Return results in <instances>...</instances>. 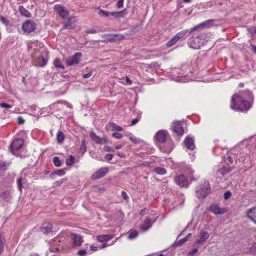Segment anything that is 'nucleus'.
Here are the masks:
<instances>
[{"instance_id": "72a5a7b5", "label": "nucleus", "mask_w": 256, "mask_h": 256, "mask_svg": "<svg viewBox=\"0 0 256 256\" xmlns=\"http://www.w3.org/2000/svg\"><path fill=\"white\" fill-rule=\"evenodd\" d=\"M65 139V136L62 132H58L56 136V140L59 144H62Z\"/></svg>"}, {"instance_id": "bf43d9fd", "label": "nucleus", "mask_w": 256, "mask_h": 256, "mask_svg": "<svg viewBox=\"0 0 256 256\" xmlns=\"http://www.w3.org/2000/svg\"><path fill=\"white\" fill-rule=\"evenodd\" d=\"M198 248L193 249L192 250H191L189 252V255L190 256H194V254H196V253H198Z\"/></svg>"}, {"instance_id": "a19ab883", "label": "nucleus", "mask_w": 256, "mask_h": 256, "mask_svg": "<svg viewBox=\"0 0 256 256\" xmlns=\"http://www.w3.org/2000/svg\"><path fill=\"white\" fill-rule=\"evenodd\" d=\"M4 238H2L1 234H0V254L2 252L4 248Z\"/></svg>"}, {"instance_id": "c03bdc74", "label": "nucleus", "mask_w": 256, "mask_h": 256, "mask_svg": "<svg viewBox=\"0 0 256 256\" xmlns=\"http://www.w3.org/2000/svg\"><path fill=\"white\" fill-rule=\"evenodd\" d=\"M80 152L82 154L85 153L86 151V146L85 144V141L84 140L82 142V146L80 148Z\"/></svg>"}, {"instance_id": "f3484780", "label": "nucleus", "mask_w": 256, "mask_h": 256, "mask_svg": "<svg viewBox=\"0 0 256 256\" xmlns=\"http://www.w3.org/2000/svg\"><path fill=\"white\" fill-rule=\"evenodd\" d=\"M184 144L186 147L190 150H194L196 148L193 138L186 137L184 142Z\"/></svg>"}, {"instance_id": "603ef678", "label": "nucleus", "mask_w": 256, "mask_h": 256, "mask_svg": "<svg viewBox=\"0 0 256 256\" xmlns=\"http://www.w3.org/2000/svg\"><path fill=\"white\" fill-rule=\"evenodd\" d=\"M78 254L80 256H85L87 254V251L86 250H80L78 252Z\"/></svg>"}, {"instance_id": "7ed1b4c3", "label": "nucleus", "mask_w": 256, "mask_h": 256, "mask_svg": "<svg viewBox=\"0 0 256 256\" xmlns=\"http://www.w3.org/2000/svg\"><path fill=\"white\" fill-rule=\"evenodd\" d=\"M188 32V30H184L179 32L166 44V46L168 48L172 46L180 40Z\"/></svg>"}, {"instance_id": "79ce46f5", "label": "nucleus", "mask_w": 256, "mask_h": 256, "mask_svg": "<svg viewBox=\"0 0 256 256\" xmlns=\"http://www.w3.org/2000/svg\"><path fill=\"white\" fill-rule=\"evenodd\" d=\"M114 38L115 41L122 40L125 38V36L122 34H114Z\"/></svg>"}, {"instance_id": "dca6fc26", "label": "nucleus", "mask_w": 256, "mask_h": 256, "mask_svg": "<svg viewBox=\"0 0 256 256\" xmlns=\"http://www.w3.org/2000/svg\"><path fill=\"white\" fill-rule=\"evenodd\" d=\"M70 237L73 242V246H80L82 242V238L80 235L76 234H71Z\"/></svg>"}, {"instance_id": "6ab92c4d", "label": "nucleus", "mask_w": 256, "mask_h": 256, "mask_svg": "<svg viewBox=\"0 0 256 256\" xmlns=\"http://www.w3.org/2000/svg\"><path fill=\"white\" fill-rule=\"evenodd\" d=\"M176 182L180 187L188 186V182L186 178L184 175H180L175 179Z\"/></svg>"}, {"instance_id": "338daca9", "label": "nucleus", "mask_w": 256, "mask_h": 256, "mask_svg": "<svg viewBox=\"0 0 256 256\" xmlns=\"http://www.w3.org/2000/svg\"><path fill=\"white\" fill-rule=\"evenodd\" d=\"M227 160L228 162H230L231 164L234 163L233 158L231 156H229Z\"/></svg>"}, {"instance_id": "c756f323", "label": "nucleus", "mask_w": 256, "mask_h": 256, "mask_svg": "<svg viewBox=\"0 0 256 256\" xmlns=\"http://www.w3.org/2000/svg\"><path fill=\"white\" fill-rule=\"evenodd\" d=\"M19 10L22 16L26 18L31 16V14L23 6H20Z\"/></svg>"}, {"instance_id": "ddd939ff", "label": "nucleus", "mask_w": 256, "mask_h": 256, "mask_svg": "<svg viewBox=\"0 0 256 256\" xmlns=\"http://www.w3.org/2000/svg\"><path fill=\"white\" fill-rule=\"evenodd\" d=\"M108 170V168H101L92 175V178L93 180H97L102 178L106 175Z\"/></svg>"}, {"instance_id": "0eeeda50", "label": "nucleus", "mask_w": 256, "mask_h": 256, "mask_svg": "<svg viewBox=\"0 0 256 256\" xmlns=\"http://www.w3.org/2000/svg\"><path fill=\"white\" fill-rule=\"evenodd\" d=\"M24 141L22 138L16 139L12 142L10 146V150L13 154L16 156V152L22 148Z\"/></svg>"}, {"instance_id": "aec40b11", "label": "nucleus", "mask_w": 256, "mask_h": 256, "mask_svg": "<svg viewBox=\"0 0 256 256\" xmlns=\"http://www.w3.org/2000/svg\"><path fill=\"white\" fill-rule=\"evenodd\" d=\"M246 215L253 222L256 224V207H254L248 210Z\"/></svg>"}, {"instance_id": "473e14b6", "label": "nucleus", "mask_w": 256, "mask_h": 256, "mask_svg": "<svg viewBox=\"0 0 256 256\" xmlns=\"http://www.w3.org/2000/svg\"><path fill=\"white\" fill-rule=\"evenodd\" d=\"M54 66L56 68H60L62 70H64L65 68L64 66L62 64L60 58H56L54 62Z\"/></svg>"}, {"instance_id": "9d476101", "label": "nucleus", "mask_w": 256, "mask_h": 256, "mask_svg": "<svg viewBox=\"0 0 256 256\" xmlns=\"http://www.w3.org/2000/svg\"><path fill=\"white\" fill-rule=\"evenodd\" d=\"M203 40L200 36L194 37L192 38L189 42L190 48L194 49H200L203 44Z\"/></svg>"}, {"instance_id": "6e6552de", "label": "nucleus", "mask_w": 256, "mask_h": 256, "mask_svg": "<svg viewBox=\"0 0 256 256\" xmlns=\"http://www.w3.org/2000/svg\"><path fill=\"white\" fill-rule=\"evenodd\" d=\"M54 10L62 19H66L68 18L70 13L62 6L56 4L54 7Z\"/></svg>"}, {"instance_id": "2eb2a0df", "label": "nucleus", "mask_w": 256, "mask_h": 256, "mask_svg": "<svg viewBox=\"0 0 256 256\" xmlns=\"http://www.w3.org/2000/svg\"><path fill=\"white\" fill-rule=\"evenodd\" d=\"M210 210L215 214H222L228 212L226 208H220L218 204H212L210 208Z\"/></svg>"}, {"instance_id": "7c9ffc66", "label": "nucleus", "mask_w": 256, "mask_h": 256, "mask_svg": "<svg viewBox=\"0 0 256 256\" xmlns=\"http://www.w3.org/2000/svg\"><path fill=\"white\" fill-rule=\"evenodd\" d=\"M114 34H106L102 36V37L105 39L104 42H115V39L114 38Z\"/></svg>"}, {"instance_id": "09e8293b", "label": "nucleus", "mask_w": 256, "mask_h": 256, "mask_svg": "<svg viewBox=\"0 0 256 256\" xmlns=\"http://www.w3.org/2000/svg\"><path fill=\"white\" fill-rule=\"evenodd\" d=\"M56 174V176H64L66 174L65 172L63 170H58L57 171L54 172Z\"/></svg>"}, {"instance_id": "052dcab7", "label": "nucleus", "mask_w": 256, "mask_h": 256, "mask_svg": "<svg viewBox=\"0 0 256 256\" xmlns=\"http://www.w3.org/2000/svg\"><path fill=\"white\" fill-rule=\"evenodd\" d=\"M126 82L125 84H127V85H132V82L128 76H126Z\"/></svg>"}, {"instance_id": "69168bd1", "label": "nucleus", "mask_w": 256, "mask_h": 256, "mask_svg": "<svg viewBox=\"0 0 256 256\" xmlns=\"http://www.w3.org/2000/svg\"><path fill=\"white\" fill-rule=\"evenodd\" d=\"M92 76V72H90L88 74H84L83 76V78H90Z\"/></svg>"}, {"instance_id": "ea45409f", "label": "nucleus", "mask_w": 256, "mask_h": 256, "mask_svg": "<svg viewBox=\"0 0 256 256\" xmlns=\"http://www.w3.org/2000/svg\"><path fill=\"white\" fill-rule=\"evenodd\" d=\"M68 108L70 109L72 108L68 104H60L59 106L58 109L60 110H66V108Z\"/></svg>"}, {"instance_id": "cd10ccee", "label": "nucleus", "mask_w": 256, "mask_h": 256, "mask_svg": "<svg viewBox=\"0 0 256 256\" xmlns=\"http://www.w3.org/2000/svg\"><path fill=\"white\" fill-rule=\"evenodd\" d=\"M126 14V10H124L119 12H112L111 14V16L114 17L116 18H124Z\"/></svg>"}, {"instance_id": "4be33fe9", "label": "nucleus", "mask_w": 256, "mask_h": 256, "mask_svg": "<svg viewBox=\"0 0 256 256\" xmlns=\"http://www.w3.org/2000/svg\"><path fill=\"white\" fill-rule=\"evenodd\" d=\"M74 18H70L68 21L64 24V28L66 30L74 29L76 27Z\"/></svg>"}, {"instance_id": "393cba45", "label": "nucleus", "mask_w": 256, "mask_h": 256, "mask_svg": "<svg viewBox=\"0 0 256 256\" xmlns=\"http://www.w3.org/2000/svg\"><path fill=\"white\" fill-rule=\"evenodd\" d=\"M114 238V236L110 234L98 236L97 240L99 242H104L111 240Z\"/></svg>"}, {"instance_id": "5fc2aeb1", "label": "nucleus", "mask_w": 256, "mask_h": 256, "mask_svg": "<svg viewBox=\"0 0 256 256\" xmlns=\"http://www.w3.org/2000/svg\"><path fill=\"white\" fill-rule=\"evenodd\" d=\"M232 196V194L230 191L226 192L224 194V198L225 200L229 199Z\"/></svg>"}, {"instance_id": "c9c22d12", "label": "nucleus", "mask_w": 256, "mask_h": 256, "mask_svg": "<svg viewBox=\"0 0 256 256\" xmlns=\"http://www.w3.org/2000/svg\"><path fill=\"white\" fill-rule=\"evenodd\" d=\"M75 160V158L72 156H70L66 160V166H72L74 164Z\"/></svg>"}, {"instance_id": "412c9836", "label": "nucleus", "mask_w": 256, "mask_h": 256, "mask_svg": "<svg viewBox=\"0 0 256 256\" xmlns=\"http://www.w3.org/2000/svg\"><path fill=\"white\" fill-rule=\"evenodd\" d=\"M209 237L210 235L208 232L202 230L200 232V238L197 241L196 243L198 244H203Z\"/></svg>"}, {"instance_id": "a878e982", "label": "nucleus", "mask_w": 256, "mask_h": 256, "mask_svg": "<svg viewBox=\"0 0 256 256\" xmlns=\"http://www.w3.org/2000/svg\"><path fill=\"white\" fill-rule=\"evenodd\" d=\"M107 128L110 130H112V131L121 132L122 130V128L121 127L118 126L116 124L113 122H110L107 125Z\"/></svg>"}, {"instance_id": "f704fd0d", "label": "nucleus", "mask_w": 256, "mask_h": 256, "mask_svg": "<svg viewBox=\"0 0 256 256\" xmlns=\"http://www.w3.org/2000/svg\"><path fill=\"white\" fill-rule=\"evenodd\" d=\"M154 172L155 173L160 175H164L166 173V170L162 168H156L154 170Z\"/></svg>"}, {"instance_id": "e433bc0d", "label": "nucleus", "mask_w": 256, "mask_h": 256, "mask_svg": "<svg viewBox=\"0 0 256 256\" xmlns=\"http://www.w3.org/2000/svg\"><path fill=\"white\" fill-rule=\"evenodd\" d=\"M10 166V163L2 162L0 163V170L4 172H6L8 169V168Z\"/></svg>"}, {"instance_id": "1a4fd4ad", "label": "nucleus", "mask_w": 256, "mask_h": 256, "mask_svg": "<svg viewBox=\"0 0 256 256\" xmlns=\"http://www.w3.org/2000/svg\"><path fill=\"white\" fill-rule=\"evenodd\" d=\"M168 136V134L167 131L165 130H160L156 132L154 136V139L156 142L161 144H164L166 141Z\"/></svg>"}, {"instance_id": "864d4df0", "label": "nucleus", "mask_w": 256, "mask_h": 256, "mask_svg": "<svg viewBox=\"0 0 256 256\" xmlns=\"http://www.w3.org/2000/svg\"><path fill=\"white\" fill-rule=\"evenodd\" d=\"M104 149L106 152H115V150H114V149H113L111 147H110L108 146H104Z\"/></svg>"}, {"instance_id": "4c0bfd02", "label": "nucleus", "mask_w": 256, "mask_h": 256, "mask_svg": "<svg viewBox=\"0 0 256 256\" xmlns=\"http://www.w3.org/2000/svg\"><path fill=\"white\" fill-rule=\"evenodd\" d=\"M53 163L56 167L60 168L62 165V162L58 157H54L53 159Z\"/></svg>"}, {"instance_id": "13d9d810", "label": "nucleus", "mask_w": 256, "mask_h": 256, "mask_svg": "<svg viewBox=\"0 0 256 256\" xmlns=\"http://www.w3.org/2000/svg\"><path fill=\"white\" fill-rule=\"evenodd\" d=\"M114 156L112 154H107L105 156V158L108 161H110L112 160Z\"/></svg>"}, {"instance_id": "423d86ee", "label": "nucleus", "mask_w": 256, "mask_h": 256, "mask_svg": "<svg viewBox=\"0 0 256 256\" xmlns=\"http://www.w3.org/2000/svg\"><path fill=\"white\" fill-rule=\"evenodd\" d=\"M188 32V30H184L179 32L166 44V46L168 48L172 46L180 40Z\"/></svg>"}, {"instance_id": "37998d69", "label": "nucleus", "mask_w": 256, "mask_h": 256, "mask_svg": "<svg viewBox=\"0 0 256 256\" xmlns=\"http://www.w3.org/2000/svg\"><path fill=\"white\" fill-rule=\"evenodd\" d=\"M138 235V233L137 231H133L130 232L128 238L130 240H132L136 238Z\"/></svg>"}, {"instance_id": "58836bf2", "label": "nucleus", "mask_w": 256, "mask_h": 256, "mask_svg": "<svg viewBox=\"0 0 256 256\" xmlns=\"http://www.w3.org/2000/svg\"><path fill=\"white\" fill-rule=\"evenodd\" d=\"M187 238H184L181 240H180L178 241H176L174 244V246H181L183 244H184L186 242Z\"/></svg>"}, {"instance_id": "8fccbe9b", "label": "nucleus", "mask_w": 256, "mask_h": 256, "mask_svg": "<svg viewBox=\"0 0 256 256\" xmlns=\"http://www.w3.org/2000/svg\"><path fill=\"white\" fill-rule=\"evenodd\" d=\"M112 136L117 139H122L123 137L122 135L118 132H114L112 134Z\"/></svg>"}, {"instance_id": "39448f33", "label": "nucleus", "mask_w": 256, "mask_h": 256, "mask_svg": "<svg viewBox=\"0 0 256 256\" xmlns=\"http://www.w3.org/2000/svg\"><path fill=\"white\" fill-rule=\"evenodd\" d=\"M188 32V30H184L179 32L166 44V46L168 48L172 46L180 40Z\"/></svg>"}, {"instance_id": "f257e3e1", "label": "nucleus", "mask_w": 256, "mask_h": 256, "mask_svg": "<svg viewBox=\"0 0 256 256\" xmlns=\"http://www.w3.org/2000/svg\"><path fill=\"white\" fill-rule=\"evenodd\" d=\"M240 94H235L232 96L230 106L234 110L248 112L253 106L254 96L249 90L242 91Z\"/></svg>"}, {"instance_id": "bb28decb", "label": "nucleus", "mask_w": 256, "mask_h": 256, "mask_svg": "<svg viewBox=\"0 0 256 256\" xmlns=\"http://www.w3.org/2000/svg\"><path fill=\"white\" fill-rule=\"evenodd\" d=\"M90 136L92 141L94 142L97 144H102V140L94 132H92Z\"/></svg>"}, {"instance_id": "2f4dec72", "label": "nucleus", "mask_w": 256, "mask_h": 256, "mask_svg": "<svg viewBox=\"0 0 256 256\" xmlns=\"http://www.w3.org/2000/svg\"><path fill=\"white\" fill-rule=\"evenodd\" d=\"M0 198L4 200H8L11 198L10 192L8 190H6L1 192L0 194Z\"/></svg>"}, {"instance_id": "680f3d73", "label": "nucleus", "mask_w": 256, "mask_h": 256, "mask_svg": "<svg viewBox=\"0 0 256 256\" xmlns=\"http://www.w3.org/2000/svg\"><path fill=\"white\" fill-rule=\"evenodd\" d=\"M25 122L24 120L22 117H19L18 118V124L20 125H22Z\"/></svg>"}, {"instance_id": "6e6d98bb", "label": "nucleus", "mask_w": 256, "mask_h": 256, "mask_svg": "<svg viewBox=\"0 0 256 256\" xmlns=\"http://www.w3.org/2000/svg\"><path fill=\"white\" fill-rule=\"evenodd\" d=\"M0 106L4 108H12V106L6 103H2L0 104Z\"/></svg>"}, {"instance_id": "a211bd4d", "label": "nucleus", "mask_w": 256, "mask_h": 256, "mask_svg": "<svg viewBox=\"0 0 256 256\" xmlns=\"http://www.w3.org/2000/svg\"><path fill=\"white\" fill-rule=\"evenodd\" d=\"M232 171V168L229 166H224L219 169L216 174V176L218 178H222L226 174H229Z\"/></svg>"}, {"instance_id": "f8f14e48", "label": "nucleus", "mask_w": 256, "mask_h": 256, "mask_svg": "<svg viewBox=\"0 0 256 256\" xmlns=\"http://www.w3.org/2000/svg\"><path fill=\"white\" fill-rule=\"evenodd\" d=\"M82 56V54L80 52L76 53L74 56L66 59V63L68 66H72L79 63L80 58Z\"/></svg>"}, {"instance_id": "3c124183", "label": "nucleus", "mask_w": 256, "mask_h": 256, "mask_svg": "<svg viewBox=\"0 0 256 256\" xmlns=\"http://www.w3.org/2000/svg\"><path fill=\"white\" fill-rule=\"evenodd\" d=\"M86 33L88 34H95L97 31L94 28H90L86 30Z\"/></svg>"}, {"instance_id": "49530a36", "label": "nucleus", "mask_w": 256, "mask_h": 256, "mask_svg": "<svg viewBox=\"0 0 256 256\" xmlns=\"http://www.w3.org/2000/svg\"><path fill=\"white\" fill-rule=\"evenodd\" d=\"M0 20L2 24H4L6 26H8L10 24V22L3 16H1L0 17Z\"/></svg>"}, {"instance_id": "4d7b16f0", "label": "nucleus", "mask_w": 256, "mask_h": 256, "mask_svg": "<svg viewBox=\"0 0 256 256\" xmlns=\"http://www.w3.org/2000/svg\"><path fill=\"white\" fill-rule=\"evenodd\" d=\"M124 0H119L117 4V7L122 8L124 7Z\"/></svg>"}, {"instance_id": "f03ea898", "label": "nucleus", "mask_w": 256, "mask_h": 256, "mask_svg": "<svg viewBox=\"0 0 256 256\" xmlns=\"http://www.w3.org/2000/svg\"><path fill=\"white\" fill-rule=\"evenodd\" d=\"M210 186L208 182H205L202 184L200 189L196 192V196L198 198L204 199L210 193Z\"/></svg>"}, {"instance_id": "20e7f679", "label": "nucleus", "mask_w": 256, "mask_h": 256, "mask_svg": "<svg viewBox=\"0 0 256 256\" xmlns=\"http://www.w3.org/2000/svg\"><path fill=\"white\" fill-rule=\"evenodd\" d=\"M188 32V30H184L179 32L166 44V46L168 48L172 46L180 40Z\"/></svg>"}, {"instance_id": "a18cd8bd", "label": "nucleus", "mask_w": 256, "mask_h": 256, "mask_svg": "<svg viewBox=\"0 0 256 256\" xmlns=\"http://www.w3.org/2000/svg\"><path fill=\"white\" fill-rule=\"evenodd\" d=\"M99 14H100V15L104 16H106V17H108L110 16H111L112 12H106V11H105V10H100V11Z\"/></svg>"}, {"instance_id": "4468645a", "label": "nucleus", "mask_w": 256, "mask_h": 256, "mask_svg": "<svg viewBox=\"0 0 256 256\" xmlns=\"http://www.w3.org/2000/svg\"><path fill=\"white\" fill-rule=\"evenodd\" d=\"M172 130L178 136H182L184 132L180 122H174L172 126Z\"/></svg>"}, {"instance_id": "e2e57ef3", "label": "nucleus", "mask_w": 256, "mask_h": 256, "mask_svg": "<svg viewBox=\"0 0 256 256\" xmlns=\"http://www.w3.org/2000/svg\"><path fill=\"white\" fill-rule=\"evenodd\" d=\"M122 195L124 200H128V196L126 193L125 192H122Z\"/></svg>"}, {"instance_id": "0e129e2a", "label": "nucleus", "mask_w": 256, "mask_h": 256, "mask_svg": "<svg viewBox=\"0 0 256 256\" xmlns=\"http://www.w3.org/2000/svg\"><path fill=\"white\" fill-rule=\"evenodd\" d=\"M139 122L138 118H135L132 120V125L134 126L136 124Z\"/></svg>"}, {"instance_id": "de8ad7c7", "label": "nucleus", "mask_w": 256, "mask_h": 256, "mask_svg": "<svg viewBox=\"0 0 256 256\" xmlns=\"http://www.w3.org/2000/svg\"><path fill=\"white\" fill-rule=\"evenodd\" d=\"M22 181H23V180H22V178H19L18 181V188H19V190L20 192H22Z\"/></svg>"}, {"instance_id": "774afa93", "label": "nucleus", "mask_w": 256, "mask_h": 256, "mask_svg": "<svg viewBox=\"0 0 256 256\" xmlns=\"http://www.w3.org/2000/svg\"><path fill=\"white\" fill-rule=\"evenodd\" d=\"M117 154L121 158H124L126 157L125 155L122 153L118 152Z\"/></svg>"}, {"instance_id": "c85d7f7f", "label": "nucleus", "mask_w": 256, "mask_h": 256, "mask_svg": "<svg viewBox=\"0 0 256 256\" xmlns=\"http://www.w3.org/2000/svg\"><path fill=\"white\" fill-rule=\"evenodd\" d=\"M151 220L149 218H146L144 222V226H142V228L144 230H148L152 226L151 224Z\"/></svg>"}, {"instance_id": "5701e85b", "label": "nucleus", "mask_w": 256, "mask_h": 256, "mask_svg": "<svg viewBox=\"0 0 256 256\" xmlns=\"http://www.w3.org/2000/svg\"><path fill=\"white\" fill-rule=\"evenodd\" d=\"M36 66L41 68L44 67L48 64V60L42 56L38 58L36 60Z\"/></svg>"}, {"instance_id": "9b49d317", "label": "nucleus", "mask_w": 256, "mask_h": 256, "mask_svg": "<svg viewBox=\"0 0 256 256\" xmlns=\"http://www.w3.org/2000/svg\"><path fill=\"white\" fill-rule=\"evenodd\" d=\"M36 28V25L34 22L31 20L25 22L22 26V29L24 32L30 33L33 32Z\"/></svg>"}, {"instance_id": "b1692460", "label": "nucleus", "mask_w": 256, "mask_h": 256, "mask_svg": "<svg viewBox=\"0 0 256 256\" xmlns=\"http://www.w3.org/2000/svg\"><path fill=\"white\" fill-rule=\"evenodd\" d=\"M41 230L44 234H48L52 230V224L50 222L44 223L42 224Z\"/></svg>"}]
</instances>
